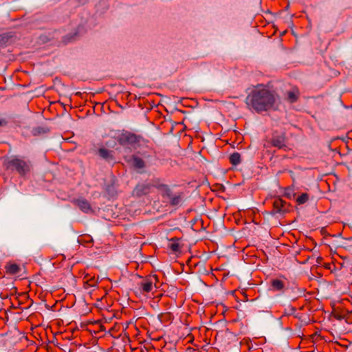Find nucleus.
<instances>
[{
    "mask_svg": "<svg viewBox=\"0 0 352 352\" xmlns=\"http://www.w3.org/2000/svg\"><path fill=\"white\" fill-rule=\"evenodd\" d=\"M278 95L262 85L256 87L246 97L248 106L256 112L266 111L274 107Z\"/></svg>",
    "mask_w": 352,
    "mask_h": 352,
    "instance_id": "nucleus-1",
    "label": "nucleus"
},
{
    "mask_svg": "<svg viewBox=\"0 0 352 352\" xmlns=\"http://www.w3.org/2000/svg\"><path fill=\"white\" fill-rule=\"evenodd\" d=\"M30 163L23 159L12 158L8 162V168L15 170L20 175H25L30 170Z\"/></svg>",
    "mask_w": 352,
    "mask_h": 352,
    "instance_id": "nucleus-2",
    "label": "nucleus"
},
{
    "mask_svg": "<svg viewBox=\"0 0 352 352\" xmlns=\"http://www.w3.org/2000/svg\"><path fill=\"white\" fill-rule=\"evenodd\" d=\"M286 138L285 134L273 133L270 141L264 144V147L268 148L269 145L277 147L278 148H283L286 146L285 144Z\"/></svg>",
    "mask_w": 352,
    "mask_h": 352,
    "instance_id": "nucleus-3",
    "label": "nucleus"
},
{
    "mask_svg": "<svg viewBox=\"0 0 352 352\" xmlns=\"http://www.w3.org/2000/svg\"><path fill=\"white\" fill-rule=\"evenodd\" d=\"M153 186L150 184H140L136 186L133 190V194L136 196L141 197L150 193Z\"/></svg>",
    "mask_w": 352,
    "mask_h": 352,
    "instance_id": "nucleus-4",
    "label": "nucleus"
},
{
    "mask_svg": "<svg viewBox=\"0 0 352 352\" xmlns=\"http://www.w3.org/2000/svg\"><path fill=\"white\" fill-rule=\"evenodd\" d=\"M74 204L84 212L88 213L92 211L89 202L84 198L74 200Z\"/></svg>",
    "mask_w": 352,
    "mask_h": 352,
    "instance_id": "nucleus-5",
    "label": "nucleus"
},
{
    "mask_svg": "<svg viewBox=\"0 0 352 352\" xmlns=\"http://www.w3.org/2000/svg\"><path fill=\"white\" fill-rule=\"evenodd\" d=\"M136 140V137L134 134L131 133H122L119 138V142L120 144L124 145L127 143L134 142Z\"/></svg>",
    "mask_w": 352,
    "mask_h": 352,
    "instance_id": "nucleus-6",
    "label": "nucleus"
},
{
    "mask_svg": "<svg viewBox=\"0 0 352 352\" xmlns=\"http://www.w3.org/2000/svg\"><path fill=\"white\" fill-rule=\"evenodd\" d=\"M13 41V36L10 33L0 35V50Z\"/></svg>",
    "mask_w": 352,
    "mask_h": 352,
    "instance_id": "nucleus-7",
    "label": "nucleus"
},
{
    "mask_svg": "<svg viewBox=\"0 0 352 352\" xmlns=\"http://www.w3.org/2000/svg\"><path fill=\"white\" fill-rule=\"evenodd\" d=\"M271 287H272V290H274V291L283 292L285 287V283L282 280L273 279L271 281Z\"/></svg>",
    "mask_w": 352,
    "mask_h": 352,
    "instance_id": "nucleus-8",
    "label": "nucleus"
},
{
    "mask_svg": "<svg viewBox=\"0 0 352 352\" xmlns=\"http://www.w3.org/2000/svg\"><path fill=\"white\" fill-rule=\"evenodd\" d=\"M153 277H151L149 278H146L142 282L140 283V288L142 289L144 292H150L153 289Z\"/></svg>",
    "mask_w": 352,
    "mask_h": 352,
    "instance_id": "nucleus-9",
    "label": "nucleus"
},
{
    "mask_svg": "<svg viewBox=\"0 0 352 352\" xmlns=\"http://www.w3.org/2000/svg\"><path fill=\"white\" fill-rule=\"evenodd\" d=\"M132 165L136 168H142L145 166L144 160L137 156H133L131 159Z\"/></svg>",
    "mask_w": 352,
    "mask_h": 352,
    "instance_id": "nucleus-10",
    "label": "nucleus"
},
{
    "mask_svg": "<svg viewBox=\"0 0 352 352\" xmlns=\"http://www.w3.org/2000/svg\"><path fill=\"white\" fill-rule=\"evenodd\" d=\"M285 204V201H284L280 198L275 199L273 205L276 210V212H280L283 210Z\"/></svg>",
    "mask_w": 352,
    "mask_h": 352,
    "instance_id": "nucleus-11",
    "label": "nucleus"
},
{
    "mask_svg": "<svg viewBox=\"0 0 352 352\" xmlns=\"http://www.w3.org/2000/svg\"><path fill=\"white\" fill-rule=\"evenodd\" d=\"M230 162L234 165L236 166L241 163V155L239 153H234L230 156Z\"/></svg>",
    "mask_w": 352,
    "mask_h": 352,
    "instance_id": "nucleus-12",
    "label": "nucleus"
},
{
    "mask_svg": "<svg viewBox=\"0 0 352 352\" xmlns=\"http://www.w3.org/2000/svg\"><path fill=\"white\" fill-rule=\"evenodd\" d=\"M7 272L10 274H16L20 272V267L16 264H10L6 267Z\"/></svg>",
    "mask_w": 352,
    "mask_h": 352,
    "instance_id": "nucleus-13",
    "label": "nucleus"
},
{
    "mask_svg": "<svg viewBox=\"0 0 352 352\" xmlns=\"http://www.w3.org/2000/svg\"><path fill=\"white\" fill-rule=\"evenodd\" d=\"M171 243L169 244V248L174 252H179L180 250V245L178 243V239H172Z\"/></svg>",
    "mask_w": 352,
    "mask_h": 352,
    "instance_id": "nucleus-14",
    "label": "nucleus"
},
{
    "mask_svg": "<svg viewBox=\"0 0 352 352\" xmlns=\"http://www.w3.org/2000/svg\"><path fill=\"white\" fill-rule=\"evenodd\" d=\"M162 192V195L164 197H167L168 199H170L171 196L173 195L170 189L166 185H163L161 186Z\"/></svg>",
    "mask_w": 352,
    "mask_h": 352,
    "instance_id": "nucleus-15",
    "label": "nucleus"
},
{
    "mask_svg": "<svg viewBox=\"0 0 352 352\" xmlns=\"http://www.w3.org/2000/svg\"><path fill=\"white\" fill-rule=\"evenodd\" d=\"M170 204L173 206H177L178 205L182 200V197L179 195H173L169 199Z\"/></svg>",
    "mask_w": 352,
    "mask_h": 352,
    "instance_id": "nucleus-16",
    "label": "nucleus"
},
{
    "mask_svg": "<svg viewBox=\"0 0 352 352\" xmlns=\"http://www.w3.org/2000/svg\"><path fill=\"white\" fill-rule=\"evenodd\" d=\"M309 199V195L307 193H302L297 198V202L298 204H303L306 203Z\"/></svg>",
    "mask_w": 352,
    "mask_h": 352,
    "instance_id": "nucleus-17",
    "label": "nucleus"
},
{
    "mask_svg": "<svg viewBox=\"0 0 352 352\" xmlns=\"http://www.w3.org/2000/svg\"><path fill=\"white\" fill-rule=\"evenodd\" d=\"M298 94L295 91H289L287 93V99L289 100V101L290 102H294L297 100L298 99Z\"/></svg>",
    "mask_w": 352,
    "mask_h": 352,
    "instance_id": "nucleus-18",
    "label": "nucleus"
},
{
    "mask_svg": "<svg viewBox=\"0 0 352 352\" xmlns=\"http://www.w3.org/2000/svg\"><path fill=\"white\" fill-rule=\"evenodd\" d=\"M98 153L100 156L104 159H107L109 156V151L106 148H100Z\"/></svg>",
    "mask_w": 352,
    "mask_h": 352,
    "instance_id": "nucleus-19",
    "label": "nucleus"
},
{
    "mask_svg": "<svg viewBox=\"0 0 352 352\" xmlns=\"http://www.w3.org/2000/svg\"><path fill=\"white\" fill-rule=\"evenodd\" d=\"M6 124V121L4 119H0V126H3Z\"/></svg>",
    "mask_w": 352,
    "mask_h": 352,
    "instance_id": "nucleus-20",
    "label": "nucleus"
},
{
    "mask_svg": "<svg viewBox=\"0 0 352 352\" xmlns=\"http://www.w3.org/2000/svg\"><path fill=\"white\" fill-rule=\"evenodd\" d=\"M89 281H90V283H89L90 286H91V287L95 286V285L93 283V282H91V280H89Z\"/></svg>",
    "mask_w": 352,
    "mask_h": 352,
    "instance_id": "nucleus-21",
    "label": "nucleus"
}]
</instances>
